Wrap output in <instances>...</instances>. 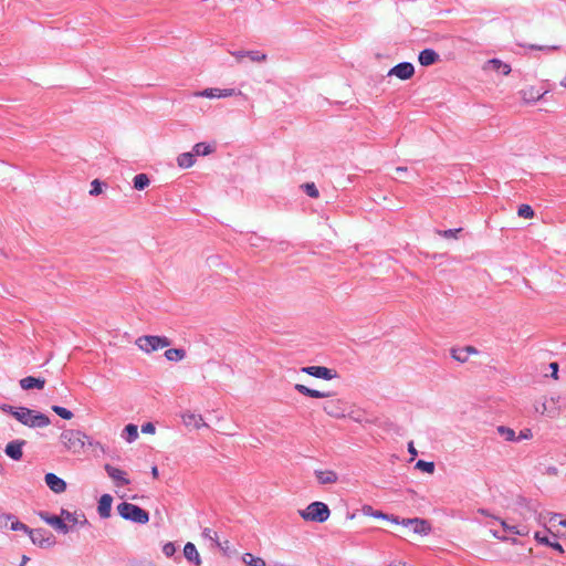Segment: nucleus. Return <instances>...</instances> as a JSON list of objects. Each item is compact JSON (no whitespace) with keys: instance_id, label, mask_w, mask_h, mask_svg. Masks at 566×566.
I'll list each match as a JSON object with an SVG mask.
<instances>
[{"instance_id":"nucleus-44","label":"nucleus","mask_w":566,"mask_h":566,"mask_svg":"<svg viewBox=\"0 0 566 566\" xmlns=\"http://www.w3.org/2000/svg\"><path fill=\"white\" fill-rule=\"evenodd\" d=\"M462 229H449V230H438V234L446 238V239H457V235L459 232H461Z\"/></svg>"},{"instance_id":"nucleus-2","label":"nucleus","mask_w":566,"mask_h":566,"mask_svg":"<svg viewBox=\"0 0 566 566\" xmlns=\"http://www.w3.org/2000/svg\"><path fill=\"white\" fill-rule=\"evenodd\" d=\"M60 441L64 449L73 454H80L86 443L104 451L102 443L91 441L84 432L75 429L63 430L60 434Z\"/></svg>"},{"instance_id":"nucleus-8","label":"nucleus","mask_w":566,"mask_h":566,"mask_svg":"<svg viewBox=\"0 0 566 566\" xmlns=\"http://www.w3.org/2000/svg\"><path fill=\"white\" fill-rule=\"evenodd\" d=\"M28 535L34 545L43 548L51 547L55 544L53 534L44 528L30 530Z\"/></svg>"},{"instance_id":"nucleus-15","label":"nucleus","mask_w":566,"mask_h":566,"mask_svg":"<svg viewBox=\"0 0 566 566\" xmlns=\"http://www.w3.org/2000/svg\"><path fill=\"white\" fill-rule=\"evenodd\" d=\"M500 524L504 532L518 536H527L530 534V527L525 523L510 524L506 520H500Z\"/></svg>"},{"instance_id":"nucleus-36","label":"nucleus","mask_w":566,"mask_h":566,"mask_svg":"<svg viewBox=\"0 0 566 566\" xmlns=\"http://www.w3.org/2000/svg\"><path fill=\"white\" fill-rule=\"evenodd\" d=\"M212 153V148L210 145L206 144V143H197L195 146H193V155H198V156H207L209 154Z\"/></svg>"},{"instance_id":"nucleus-56","label":"nucleus","mask_w":566,"mask_h":566,"mask_svg":"<svg viewBox=\"0 0 566 566\" xmlns=\"http://www.w3.org/2000/svg\"><path fill=\"white\" fill-rule=\"evenodd\" d=\"M463 349H464V352H465L467 354H469V356H470L471 354H476V353H478V350H476L474 347H472V346L463 347Z\"/></svg>"},{"instance_id":"nucleus-25","label":"nucleus","mask_w":566,"mask_h":566,"mask_svg":"<svg viewBox=\"0 0 566 566\" xmlns=\"http://www.w3.org/2000/svg\"><path fill=\"white\" fill-rule=\"evenodd\" d=\"M184 555L187 560L193 563L196 566L201 564L200 555L192 543H187L184 547Z\"/></svg>"},{"instance_id":"nucleus-3","label":"nucleus","mask_w":566,"mask_h":566,"mask_svg":"<svg viewBox=\"0 0 566 566\" xmlns=\"http://www.w3.org/2000/svg\"><path fill=\"white\" fill-rule=\"evenodd\" d=\"M117 512L124 520L137 524H146L149 521V514L147 511L128 502H123L118 504Z\"/></svg>"},{"instance_id":"nucleus-28","label":"nucleus","mask_w":566,"mask_h":566,"mask_svg":"<svg viewBox=\"0 0 566 566\" xmlns=\"http://www.w3.org/2000/svg\"><path fill=\"white\" fill-rule=\"evenodd\" d=\"M122 438L128 443L134 442L138 438V427L133 423L127 424L122 432Z\"/></svg>"},{"instance_id":"nucleus-41","label":"nucleus","mask_w":566,"mask_h":566,"mask_svg":"<svg viewBox=\"0 0 566 566\" xmlns=\"http://www.w3.org/2000/svg\"><path fill=\"white\" fill-rule=\"evenodd\" d=\"M302 188L304 189L306 195L310 196L311 198H317L319 196L318 189L316 188L315 184H313V182L304 184L302 186Z\"/></svg>"},{"instance_id":"nucleus-38","label":"nucleus","mask_w":566,"mask_h":566,"mask_svg":"<svg viewBox=\"0 0 566 566\" xmlns=\"http://www.w3.org/2000/svg\"><path fill=\"white\" fill-rule=\"evenodd\" d=\"M352 420L356 422H361L364 420V412L360 409L355 408L349 405V409H347V416Z\"/></svg>"},{"instance_id":"nucleus-60","label":"nucleus","mask_w":566,"mask_h":566,"mask_svg":"<svg viewBox=\"0 0 566 566\" xmlns=\"http://www.w3.org/2000/svg\"><path fill=\"white\" fill-rule=\"evenodd\" d=\"M151 474H153L154 478H158V469H157V467H153Z\"/></svg>"},{"instance_id":"nucleus-34","label":"nucleus","mask_w":566,"mask_h":566,"mask_svg":"<svg viewBox=\"0 0 566 566\" xmlns=\"http://www.w3.org/2000/svg\"><path fill=\"white\" fill-rule=\"evenodd\" d=\"M242 562L247 566H266L265 560L261 557H255L250 553H245L242 556Z\"/></svg>"},{"instance_id":"nucleus-21","label":"nucleus","mask_w":566,"mask_h":566,"mask_svg":"<svg viewBox=\"0 0 566 566\" xmlns=\"http://www.w3.org/2000/svg\"><path fill=\"white\" fill-rule=\"evenodd\" d=\"M294 389L304 395V396H307V397H311V398H328V397H332V394L331 392H325V391H319V390H316V389H311L308 387H306L305 385H302V384H296L294 386Z\"/></svg>"},{"instance_id":"nucleus-10","label":"nucleus","mask_w":566,"mask_h":566,"mask_svg":"<svg viewBox=\"0 0 566 566\" xmlns=\"http://www.w3.org/2000/svg\"><path fill=\"white\" fill-rule=\"evenodd\" d=\"M303 373L324 380H331L337 377L335 370L325 366H308L301 369Z\"/></svg>"},{"instance_id":"nucleus-63","label":"nucleus","mask_w":566,"mask_h":566,"mask_svg":"<svg viewBox=\"0 0 566 566\" xmlns=\"http://www.w3.org/2000/svg\"><path fill=\"white\" fill-rule=\"evenodd\" d=\"M560 85H562L563 87H566V76L560 81Z\"/></svg>"},{"instance_id":"nucleus-57","label":"nucleus","mask_w":566,"mask_h":566,"mask_svg":"<svg viewBox=\"0 0 566 566\" xmlns=\"http://www.w3.org/2000/svg\"><path fill=\"white\" fill-rule=\"evenodd\" d=\"M530 437H531V431L525 430V431H521L518 439H528Z\"/></svg>"},{"instance_id":"nucleus-27","label":"nucleus","mask_w":566,"mask_h":566,"mask_svg":"<svg viewBox=\"0 0 566 566\" xmlns=\"http://www.w3.org/2000/svg\"><path fill=\"white\" fill-rule=\"evenodd\" d=\"M489 67L496 72H501L504 75H507L511 72V66L499 59L489 60L484 69Z\"/></svg>"},{"instance_id":"nucleus-31","label":"nucleus","mask_w":566,"mask_h":566,"mask_svg":"<svg viewBox=\"0 0 566 566\" xmlns=\"http://www.w3.org/2000/svg\"><path fill=\"white\" fill-rule=\"evenodd\" d=\"M411 530L415 534L427 535L431 531V526L428 521L419 518L415 522Z\"/></svg>"},{"instance_id":"nucleus-13","label":"nucleus","mask_w":566,"mask_h":566,"mask_svg":"<svg viewBox=\"0 0 566 566\" xmlns=\"http://www.w3.org/2000/svg\"><path fill=\"white\" fill-rule=\"evenodd\" d=\"M104 469L116 486H125L130 483V480L127 478V473L125 471L111 464H105Z\"/></svg>"},{"instance_id":"nucleus-32","label":"nucleus","mask_w":566,"mask_h":566,"mask_svg":"<svg viewBox=\"0 0 566 566\" xmlns=\"http://www.w3.org/2000/svg\"><path fill=\"white\" fill-rule=\"evenodd\" d=\"M534 538L543 545L551 546L553 549L558 553H564L563 546L558 542H551L547 536H542L541 533L536 532Z\"/></svg>"},{"instance_id":"nucleus-35","label":"nucleus","mask_w":566,"mask_h":566,"mask_svg":"<svg viewBox=\"0 0 566 566\" xmlns=\"http://www.w3.org/2000/svg\"><path fill=\"white\" fill-rule=\"evenodd\" d=\"M134 188L137 190H144L150 184L149 177L146 174H138L134 177Z\"/></svg>"},{"instance_id":"nucleus-53","label":"nucleus","mask_w":566,"mask_h":566,"mask_svg":"<svg viewBox=\"0 0 566 566\" xmlns=\"http://www.w3.org/2000/svg\"><path fill=\"white\" fill-rule=\"evenodd\" d=\"M373 516L377 517V518H384V520H387L389 518V515L388 514H385L380 511H376L375 513H373Z\"/></svg>"},{"instance_id":"nucleus-12","label":"nucleus","mask_w":566,"mask_h":566,"mask_svg":"<svg viewBox=\"0 0 566 566\" xmlns=\"http://www.w3.org/2000/svg\"><path fill=\"white\" fill-rule=\"evenodd\" d=\"M415 74V67L409 62H401L389 70V76H396L400 80H409Z\"/></svg>"},{"instance_id":"nucleus-16","label":"nucleus","mask_w":566,"mask_h":566,"mask_svg":"<svg viewBox=\"0 0 566 566\" xmlns=\"http://www.w3.org/2000/svg\"><path fill=\"white\" fill-rule=\"evenodd\" d=\"M24 444V440H13L7 444L4 452L9 458L19 461L23 455L22 448Z\"/></svg>"},{"instance_id":"nucleus-48","label":"nucleus","mask_w":566,"mask_h":566,"mask_svg":"<svg viewBox=\"0 0 566 566\" xmlns=\"http://www.w3.org/2000/svg\"><path fill=\"white\" fill-rule=\"evenodd\" d=\"M202 535L206 537V538H209L213 542H217L218 541V533L209 527L205 528L202 531Z\"/></svg>"},{"instance_id":"nucleus-52","label":"nucleus","mask_w":566,"mask_h":566,"mask_svg":"<svg viewBox=\"0 0 566 566\" xmlns=\"http://www.w3.org/2000/svg\"><path fill=\"white\" fill-rule=\"evenodd\" d=\"M419 518H403L401 520V525L405 526V527H412L415 522L418 521Z\"/></svg>"},{"instance_id":"nucleus-1","label":"nucleus","mask_w":566,"mask_h":566,"mask_svg":"<svg viewBox=\"0 0 566 566\" xmlns=\"http://www.w3.org/2000/svg\"><path fill=\"white\" fill-rule=\"evenodd\" d=\"M1 409L11 413L19 422L30 428H44L50 424V419L44 413L25 408L3 405Z\"/></svg>"},{"instance_id":"nucleus-29","label":"nucleus","mask_w":566,"mask_h":566,"mask_svg":"<svg viewBox=\"0 0 566 566\" xmlns=\"http://www.w3.org/2000/svg\"><path fill=\"white\" fill-rule=\"evenodd\" d=\"M196 159L193 153H182L177 157V164L180 168H190L195 165Z\"/></svg>"},{"instance_id":"nucleus-45","label":"nucleus","mask_w":566,"mask_h":566,"mask_svg":"<svg viewBox=\"0 0 566 566\" xmlns=\"http://www.w3.org/2000/svg\"><path fill=\"white\" fill-rule=\"evenodd\" d=\"M452 357L460 363H464L468 360L469 354H467L463 348H459L452 350Z\"/></svg>"},{"instance_id":"nucleus-47","label":"nucleus","mask_w":566,"mask_h":566,"mask_svg":"<svg viewBox=\"0 0 566 566\" xmlns=\"http://www.w3.org/2000/svg\"><path fill=\"white\" fill-rule=\"evenodd\" d=\"M528 49L531 50H539V51H556L559 49V46L557 45H537V44H530L527 45Z\"/></svg>"},{"instance_id":"nucleus-39","label":"nucleus","mask_w":566,"mask_h":566,"mask_svg":"<svg viewBox=\"0 0 566 566\" xmlns=\"http://www.w3.org/2000/svg\"><path fill=\"white\" fill-rule=\"evenodd\" d=\"M247 57H249L252 62L261 63L266 60V54L260 51H247Z\"/></svg>"},{"instance_id":"nucleus-37","label":"nucleus","mask_w":566,"mask_h":566,"mask_svg":"<svg viewBox=\"0 0 566 566\" xmlns=\"http://www.w3.org/2000/svg\"><path fill=\"white\" fill-rule=\"evenodd\" d=\"M497 432L506 440V441H515L517 440L515 436V431L509 427L500 426L497 427Z\"/></svg>"},{"instance_id":"nucleus-55","label":"nucleus","mask_w":566,"mask_h":566,"mask_svg":"<svg viewBox=\"0 0 566 566\" xmlns=\"http://www.w3.org/2000/svg\"><path fill=\"white\" fill-rule=\"evenodd\" d=\"M492 534L494 537L501 539V541H509L507 537H505L504 535H502L499 531H492Z\"/></svg>"},{"instance_id":"nucleus-42","label":"nucleus","mask_w":566,"mask_h":566,"mask_svg":"<svg viewBox=\"0 0 566 566\" xmlns=\"http://www.w3.org/2000/svg\"><path fill=\"white\" fill-rule=\"evenodd\" d=\"M517 214L522 218L530 219L534 216V211L528 205H521L517 210Z\"/></svg>"},{"instance_id":"nucleus-4","label":"nucleus","mask_w":566,"mask_h":566,"mask_svg":"<svg viewBox=\"0 0 566 566\" xmlns=\"http://www.w3.org/2000/svg\"><path fill=\"white\" fill-rule=\"evenodd\" d=\"M564 408H566V398L560 395L545 398L535 406L536 412L547 415L551 418L557 417Z\"/></svg>"},{"instance_id":"nucleus-40","label":"nucleus","mask_w":566,"mask_h":566,"mask_svg":"<svg viewBox=\"0 0 566 566\" xmlns=\"http://www.w3.org/2000/svg\"><path fill=\"white\" fill-rule=\"evenodd\" d=\"M52 410L59 415L61 418L65 419V420H70L73 418V413L72 411H70L69 409L64 408V407H60V406H53L52 407Z\"/></svg>"},{"instance_id":"nucleus-43","label":"nucleus","mask_w":566,"mask_h":566,"mask_svg":"<svg viewBox=\"0 0 566 566\" xmlns=\"http://www.w3.org/2000/svg\"><path fill=\"white\" fill-rule=\"evenodd\" d=\"M416 468L417 469H420L427 473H430L432 474L434 472V463L433 462H427V461H423V460H419L417 463H416Z\"/></svg>"},{"instance_id":"nucleus-64","label":"nucleus","mask_w":566,"mask_h":566,"mask_svg":"<svg viewBox=\"0 0 566 566\" xmlns=\"http://www.w3.org/2000/svg\"><path fill=\"white\" fill-rule=\"evenodd\" d=\"M559 524L566 526V521H559Z\"/></svg>"},{"instance_id":"nucleus-5","label":"nucleus","mask_w":566,"mask_h":566,"mask_svg":"<svg viewBox=\"0 0 566 566\" xmlns=\"http://www.w3.org/2000/svg\"><path fill=\"white\" fill-rule=\"evenodd\" d=\"M170 345L171 340L166 336L145 335L136 339V346L145 353H151Z\"/></svg>"},{"instance_id":"nucleus-51","label":"nucleus","mask_w":566,"mask_h":566,"mask_svg":"<svg viewBox=\"0 0 566 566\" xmlns=\"http://www.w3.org/2000/svg\"><path fill=\"white\" fill-rule=\"evenodd\" d=\"M230 53L237 59L238 62H241L242 59L247 56V51H232Z\"/></svg>"},{"instance_id":"nucleus-6","label":"nucleus","mask_w":566,"mask_h":566,"mask_svg":"<svg viewBox=\"0 0 566 566\" xmlns=\"http://www.w3.org/2000/svg\"><path fill=\"white\" fill-rule=\"evenodd\" d=\"M331 511L323 502H313L305 510L300 511V515L305 521L323 523L329 517Z\"/></svg>"},{"instance_id":"nucleus-54","label":"nucleus","mask_w":566,"mask_h":566,"mask_svg":"<svg viewBox=\"0 0 566 566\" xmlns=\"http://www.w3.org/2000/svg\"><path fill=\"white\" fill-rule=\"evenodd\" d=\"M549 366L553 369L552 376L556 379L557 378V371H558V365H557V363H552Z\"/></svg>"},{"instance_id":"nucleus-62","label":"nucleus","mask_w":566,"mask_h":566,"mask_svg":"<svg viewBox=\"0 0 566 566\" xmlns=\"http://www.w3.org/2000/svg\"><path fill=\"white\" fill-rule=\"evenodd\" d=\"M558 516V514H551L549 522L555 521Z\"/></svg>"},{"instance_id":"nucleus-49","label":"nucleus","mask_w":566,"mask_h":566,"mask_svg":"<svg viewBox=\"0 0 566 566\" xmlns=\"http://www.w3.org/2000/svg\"><path fill=\"white\" fill-rule=\"evenodd\" d=\"M176 552V547L174 545V543H166L163 547V553L167 556V557H171Z\"/></svg>"},{"instance_id":"nucleus-14","label":"nucleus","mask_w":566,"mask_h":566,"mask_svg":"<svg viewBox=\"0 0 566 566\" xmlns=\"http://www.w3.org/2000/svg\"><path fill=\"white\" fill-rule=\"evenodd\" d=\"M181 419L184 424L188 428L200 429L203 427H208L201 415L188 411L182 413Z\"/></svg>"},{"instance_id":"nucleus-46","label":"nucleus","mask_w":566,"mask_h":566,"mask_svg":"<svg viewBox=\"0 0 566 566\" xmlns=\"http://www.w3.org/2000/svg\"><path fill=\"white\" fill-rule=\"evenodd\" d=\"M102 191H103V184L98 179L93 180L91 182L90 195L97 196V195L102 193Z\"/></svg>"},{"instance_id":"nucleus-22","label":"nucleus","mask_w":566,"mask_h":566,"mask_svg":"<svg viewBox=\"0 0 566 566\" xmlns=\"http://www.w3.org/2000/svg\"><path fill=\"white\" fill-rule=\"evenodd\" d=\"M45 385V379L43 378H35L32 376L24 377L20 380V387L24 390L30 389H43Z\"/></svg>"},{"instance_id":"nucleus-59","label":"nucleus","mask_w":566,"mask_h":566,"mask_svg":"<svg viewBox=\"0 0 566 566\" xmlns=\"http://www.w3.org/2000/svg\"><path fill=\"white\" fill-rule=\"evenodd\" d=\"M408 451H409L411 454H413V455H416V454H417V451H416V449H415V447H413V443H412V442H410V443H409V446H408Z\"/></svg>"},{"instance_id":"nucleus-19","label":"nucleus","mask_w":566,"mask_h":566,"mask_svg":"<svg viewBox=\"0 0 566 566\" xmlns=\"http://www.w3.org/2000/svg\"><path fill=\"white\" fill-rule=\"evenodd\" d=\"M113 497L109 494H103L99 497L97 512L102 518H107L111 516Z\"/></svg>"},{"instance_id":"nucleus-58","label":"nucleus","mask_w":566,"mask_h":566,"mask_svg":"<svg viewBox=\"0 0 566 566\" xmlns=\"http://www.w3.org/2000/svg\"><path fill=\"white\" fill-rule=\"evenodd\" d=\"M387 521H390L395 524H401V521L397 516H394V515H389V518H387Z\"/></svg>"},{"instance_id":"nucleus-9","label":"nucleus","mask_w":566,"mask_h":566,"mask_svg":"<svg viewBox=\"0 0 566 566\" xmlns=\"http://www.w3.org/2000/svg\"><path fill=\"white\" fill-rule=\"evenodd\" d=\"M237 92L234 88H217L210 87L202 91H197L192 93L193 97H207V98H224L235 95Z\"/></svg>"},{"instance_id":"nucleus-17","label":"nucleus","mask_w":566,"mask_h":566,"mask_svg":"<svg viewBox=\"0 0 566 566\" xmlns=\"http://www.w3.org/2000/svg\"><path fill=\"white\" fill-rule=\"evenodd\" d=\"M44 480L46 485L55 493H62L66 490L65 481L54 473H46Z\"/></svg>"},{"instance_id":"nucleus-23","label":"nucleus","mask_w":566,"mask_h":566,"mask_svg":"<svg viewBox=\"0 0 566 566\" xmlns=\"http://www.w3.org/2000/svg\"><path fill=\"white\" fill-rule=\"evenodd\" d=\"M315 476L321 484H334L338 480V475L333 470H316Z\"/></svg>"},{"instance_id":"nucleus-26","label":"nucleus","mask_w":566,"mask_h":566,"mask_svg":"<svg viewBox=\"0 0 566 566\" xmlns=\"http://www.w3.org/2000/svg\"><path fill=\"white\" fill-rule=\"evenodd\" d=\"M2 521H11V525H10V528L12 531H22L27 534H29L30 530L24 523L18 521V520H14V516L11 515V514H2L0 515V523H2Z\"/></svg>"},{"instance_id":"nucleus-7","label":"nucleus","mask_w":566,"mask_h":566,"mask_svg":"<svg viewBox=\"0 0 566 566\" xmlns=\"http://www.w3.org/2000/svg\"><path fill=\"white\" fill-rule=\"evenodd\" d=\"M322 409L324 412L336 419L346 418L347 409H349V403L344 399H329L322 405Z\"/></svg>"},{"instance_id":"nucleus-61","label":"nucleus","mask_w":566,"mask_h":566,"mask_svg":"<svg viewBox=\"0 0 566 566\" xmlns=\"http://www.w3.org/2000/svg\"><path fill=\"white\" fill-rule=\"evenodd\" d=\"M396 171H397V172H406V171H407V168H406V167H397V168H396Z\"/></svg>"},{"instance_id":"nucleus-30","label":"nucleus","mask_w":566,"mask_h":566,"mask_svg":"<svg viewBox=\"0 0 566 566\" xmlns=\"http://www.w3.org/2000/svg\"><path fill=\"white\" fill-rule=\"evenodd\" d=\"M522 97L525 102H536L541 99L544 95V93H541L539 90H536L535 87H528L523 90Z\"/></svg>"},{"instance_id":"nucleus-50","label":"nucleus","mask_w":566,"mask_h":566,"mask_svg":"<svg viewBox=\"0 0 566 566\" xmlns=\"http://www.w3.org/2000/svg\"><path fill=\"white\" fill-rule=\"evenodd\" d=\"M155 431H156V428H155L154 423H151V422H146L142 426L143 433L153 434V433H155Z\"/></svg>"},{"instance_id":"nucleus-18","label":"nucleus","mask_w":566,"mask_h":566,"mask_svg":"<svg viewBox=\"0 0 566 566\" xmlns=\"http://www.w3.org/2000/svg\"><path fill=\"white\" fill-rule=\"evenodd\" d=\"M523 510L524 512L521 513V516L524 522L528 521L530 518H534L538 524H545L544 515L538 513L531 503H525Z\"/></svg>"},{"instance_id":"nucleus-24","label":"nucleus","mask_w":566,"mask_h":566,"mask_svg":"<svg viewBox=\"0 0 566 566\" xmlns=\"http://www.w3.org/2000/svg\"><path fill=\"white\" fill-rule=\"evenodd\" d=\"M418 60L422 66H429L439 60V54L432 49H424L419 53Z\"/></svg>"},{"instance_id":"nucleus-33","label":"nucleus","mask_w":566,"mask_h":566,"mask_svg":"<svg viewBox=\"0 0 566 566\" xmlns=\"http://www.w3.org/2000/svg\"><path fill=\"white\" fill-rule=\"evenodd\" d=\"M186 356V352L181 348H169L165 352V357L170 361L182 360Z\"/></svg>"},{"instance_id":"nucleus-11","label":"nucleus","mask_w":566,"mask_h":566,"mask_svg":"<svg viewBox=\"0 0 566 566\" xmlns=\"http://www.w3.org/2000/svg\"><path fill=\"white\" fill-rule=\"evenodd\" d=\"M39 516H40V518L42 521H44L46 524H49L50 526H52L56 531H59V532H61L63 534H67L69 533L70 527L64 522L62 515L61 516H56V515H51L48 512H40Z\"/></svg>"},{"instance_id":"nucleus-20","label":"nucleus","mask_w":566,"mask_h":566,"mask_svg":"<svg viewBox=\"0 0 566 566\" xmlns=\"http://www.w3.org/2000/svg\"><path fill=\"white\" fill-rule=\"evenodd\" d=\"M61 515L66 524L67 523L72 524V525L78 524L82 526L88 524V521L86 520V517L83 513L77 514L76 512L72 513L66 510H62Z\"/></svg>"}]
</instances>
